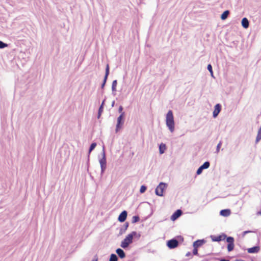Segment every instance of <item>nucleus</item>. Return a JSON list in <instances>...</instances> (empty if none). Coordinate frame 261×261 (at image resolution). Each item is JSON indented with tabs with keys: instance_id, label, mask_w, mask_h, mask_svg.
Returning a JSON list of instances; mask_svg holds the SVG:
<instances>
[{
	"instance_id": "25",
	"label": "nucleus",
	"mask_w": 261,
	"mask_h": 261,
	"mask_svg": "<svg viewBox=\"0 0 261 261\" xmlns=\"http://www.w3.org/2000/svg\"><path fill=\"white\" fill-rule=\"evenodd\" d=\"M222 142L221 141H220L219 142V143L217 144V147H216V153H218L219 152L221 146L222 145Z\"/></svg>"
},
{
	"instance_id": "18",
	"label": "nucleus",
	"mask_w": 261,
	"mask_h": 261,
	"mask_svg": "<svg viewBox=\"0 0 261 261\" xmlns=\"http://www.w3.org/2000/svg\"><path fill=\"white\" fill-rule=\"evenodd\" d=\"M229 14V11L228 10L225 11L221 15V18L222 20L226 19L228 15Z\"/></svg>"
},
{
	"instance_id": "19",
	"label": "nucleus",
	"mask_w": 261,
	"mask_h": 261,
	"mask_svg": "<svg viewBox=\"0 0 261 261\" xmlns=\"http://www.w3.org/2000/svg\"><path fill=\"white\" fill-rule=\"evenodd\" d=\"M261 140V127L259 128L257 135L256 138V143H258Z\"/></svg>"
},
{
	"instance_id": "30",
	"label": "nucleus",
	"mask_w": 261,
	"mask_h": 261,
	"mask_svg": "<svg viewBox=\"0 0 261 261\" xmlns=\"http://www.w3.org/2000/svg\"><path fill=\"white\" fill-rule=\"evenodd\" d=\"M105 100L104 99L103 100V101L102 102V103H101V106H100V107L99 108L98 111H100V112H102V111H103V105H104V103H105Z\"/></svg>"
},
{
	"instance_id": "21",
	"label": "nucleus",
	"mask_w": 261,
	"mask_h": 261,
	"mask_svg": "<svg viewBox=\"0 0 261 261\" xmlns=\"http://www.w3.org/2000/svg\"><path fill=\"white\" fill-rule=\"evenodd\" d=\"M117 84V80L113 81V82L112 83V90L113 92L116 91Z\"/></svg>"
},
{
	"instance_id": "31",
	"label": "nucleus",
	"mask_w": 261,
	"mask_h": 261,
	"mask_svg": "<svg viewBox=\"0 0 261 261\" xmlns=\"http://www.w3.org/2000/svg\"><path fill=\"white\" fill-rule=\"evenodd\" d=\"M203 170V169L201 168V167H199L196 171V174L197 175H200L202 173Z\"/></svg>"
},
{
	"instance_id": "26",
	"label": "nucleus",
	"mask_w": 261,
	"mask_h": 261,
	"mask_svg": "<svg viewBox=\"0 0 261 261\" xmlns=\"http://www.w3.org/2000/svg\"><path fill=\"white\" fill-rule=\"evenodd\" d=\"M234 248V244H228L227 250L229 252L231 251Z\"/></svg>"
},
{
	"instance_id": "33",
	"label": "nucleus",
	"mask_w": 261,
	"mask_h": 261,
	"mask_svg": "<svg viewBox=\"0 0 261 261\" xmlns=\"http://www.w3.org/2000/svg\"><path fill=\"white\" fill-rule=\"evenodd\" d=\"M193 253L194 255H197L198 254V249L197 248H194L193 250Z\"/></svg>"
},
{
	"instance_id": "35",
	"label": "nucleus",
	"mask_w": 261,
	"mask_h": 261,
	"mask_svg": "<svg viewBox=\"0 0 261 261\" xmlns=\"http://www.w3.org/2000/svg\"><path fill=\"white\" fill-rule=\"evenodd\" d=\"M122 110H123V107L122 106H120L119 108V109H118V112L119 113H120L121 114H122V113H123Z\"/></svg>"
},
{
	"instance_id": "14",
	"label": "nucleus",
	"mask_w": 261,
	"mask_h": 261,
	"mask_svg": "<svg viewBox=\"0 0 261 261\" xmlns=\"http://www.w3.org/2000/svg\"><path fill=\"white\" fill-rule=\"evenodd\" d=\"M242 25L245 29H247L249 25V22L248 19L246 17H244L242 19L241 21Z\"/></svg>"
},
{
	"instance_id": "20",
	"label": "nucleus",
	"mask_w": 261,
	"mask_h": 261,
	"mask_svg": "<svg viewBox=\"0 0 261 261\" xmlns=\"http://www.w3.org/2000/svg\"><path fill=\"white\" fill-rule=\"evenodd\" d=\"M109 261H118V257L115 254H111Z\"/></svg>"
},
{
	"instance_id": "15",
	"label": "nucleus",
	"mask_w": 261,
	"mask_h": 261,
	"mask_svg": "<svg viewBox=\"0 0 261 261\" xmlns=\"http://www.w3.org/2000/svg\"><path fill=\"white\" fill-rule=\"evenodd\" d=\"M116 252L118 255L121 258H123L125 256V253L124 251L121 248H118L116 250Z\"/></svg>"
},
{
	"instance_id": "24",
	"label": "nucleus",
	"mask_w": 261,
	"mask_h": 261,
	"mask_svg": "<svg viewBox=\"0 0 261 261\" xmlns=\"http://www.w3.org/2000/svg\"><path fill=\"white\" fill-rule=\"evenodd\" d=\"M96 146V143L95 142L92 143L89 148V153H90L95 148Z\"/></svg>"
},
{
	"instance_id": "40",
	"label": "nucleus",
	"mask_w": 261,
	"mask_h": 261,
	"mask_svg": "<svg viewBox=\"0 0 261 261\" xmlns=\"http://www.w3.org/2000/svg\"><path fill=\"white\" fill-rule=\"evenodd\" d=\"M190 254H191L190 252H188V253L186 254V256H190Z\"/></svg>"
},
{
	"instance_id": "2",
	"label": "nucleus",
	"mask_w": 261,
	"mask_h": 261,
	"mask_svg": "<svg viewBox=\"0 0 261 261\" xmlns=\"http://www.w3.org/2000/svg\"><path fill=\"white\" fill-rule=\"evenodd\" d=\"M166 124L171 133H173L175 129V122L173 112L169 110L166 115Z\"/></svg>"
},
{
	"instance_id": "9",
	"label": "nucleus",
	"mask_w": 261,
	"mask_h": 261,
	"mask_svg": "<svg viewBox=\"0 0 261 261\" xmlns=\"http://www.w3.org/2000/svg\"><path fill=\"white\" fill-rule=\"evenodd\" d=\"M182 214V211L180 210H176L171 216V219L172 221H175L179 218Z\"/></svg>"
},
{
	"instance_id": "10",
	"label": "nucleus",
	"mask_w": 261,
	"mask_h": 261,
	"mask_svg": "<svg viewBox=\"0 0 261 261\" xmlns=\"http://www.w3.org/2000/svg\"><path fill=\"white\" fill-rule=\"evenodd\" d=\"M205 241L204 239L198 240L193 243V246L194 248H197L201 246L203 244L205 243Z\"/></svg>"
},
{
	"instance_id": "32",
	"label": "nucleus",
	"mask_w": 261,
	"mask_h": 261,
	"mask_svg": "<svg viewBox=\"0 0 261 261\" xmlns=\"http://www.w3.org/2000/svg\"><path fill=\"white\" fill-rule=\"evenodd\" d=\"M207 69L211 73L212 75H213L212 66H211V64L208 65V66H207Z\"/></svg>"
},
{
	"instance_id": "42",
	"label": "nucleus",
	"mask_w": 261,
	"mask_h": 261,
	"mask_svg": "<svg viewBox=\"0 0 261 261\" xmlns=\"http://www.w3.org/2000/svg\"><path fill=\"white\" fill-rule=\"evenodd\" d=\"M114 102H114V101H113V102L112 103V106H114Z\"/></svg>"
},
{
	"instance_id": "28",
	"label": "nucleus",
	"mask_w": 261,
	"mask_h": 261,
	"mask_svg": "<svg viewBox=\"0 0 261 261\" xmlns=\"http://www.w3.org/2000/svg\"><path fill=\"white\" fill-rule=\"evenodd\" d=\"M146 190V187L144 186V185H143L140 188V192L141 193H143L144 192H145Z\"/></svg>"
},
{
	"instance_id": "39",
	"label": "nucleus",
	"mask_w": 261,
	"mask_h": 261,
	"mask_svg": "<svg viewBox=\"0 0 261 261\" xmlns=\"http://www.w3.org/2000/svg\"><path fill=\"white\" fill-rule=\"evenodd\" d=\"M257 215H260V216H261V211H260L258 212L257 213Z\"/></svg>"
},
{
	"instance_id": "23",
	"label": "nucleus",
	"mask_w": 261,
	"mask_h": 261,
	"mask_svg": "<svg viewBox=\"0 0 261 261\" xmlns=\"http://www.w3.org/2000/svg\"><path fill=\"white\" fill-rule=\"evenodd\" d=\"M226 241L228 244H234V238L232 237H226Z\"/></svg>"
},
{
	"instance_id": "6",
	"label": "nucleus",
	"mask_w": 261,
	"mask_h": 261,
	"mask_svg": "<svg viewBox=\"0 0 261 261\" xmlns=\"http://www.w3.org/2000/svg\"><path fill=\"white\" fill-rule=\"evenodd\" d=\"M124 116V113H122L121 115L117 118V123L116 125V132H118L119 129L121 127V125L123 123V118Z\"/></svg>"
},
{
	"instance_id": "5",
	"label": "nucleus",
	"mask_w": 261,
	"mask_h": 261,
	"mask_svg": "<svg viewBox=\"0 0 261 261\" xmlns=\"http://www.w3.org/2000/svg\"><path fill=\"white\" fill-rule=\"evenodd\" d=\"M178 242L175 239L169 240L167 242V245L170 249H173L177 247Z\"/></svg>"
},
{
	"instance_id": "38",
	"label": "nucleus",
	"mask_w": 261,
	"mask_h": 261,
	"mask_svg": "<svg viewBox=\"0 0 261 261\" xmlns=\"http://www.w3.org/2000/svg\"><path fill=\"white\" fill-rule=\"evenodd\" d=\"M127 227H128V224H126L125 226H124V228L123 229V231H125L127 229Z\"/></svg>"
},
{
	"instance_id": "44",
	"label": "nucleus",
	"mask_w": 261,
	"mask_h": 261,
	"mask_svg": "<svg viewBox=\"0 0 261 261\" xmlns=\"http://www.w3.org/2000/svg\"><path fill=\"white\" fill-rule=\"evenodd\" d=\"M128 261H133V260H128Z\"/></svg>"
},
{
	"instance_id": "8",
	"label": "nucleus",
	"mask_w": 261,
	"mask_h": 261,
	"mask_svg": "<svg viewBox=\"0 0 261 261\" xmlns=\"http://www.w3.org/2000/svg\"><path fill=\"white\" fill-rule=\"evenodd\" d=\"M221 110V106L220 104L218 103L215 106V109L213 113V115L214 118H216L218 115Z\"/></svg>"
},
{
	"instance_id": "27",
	"label": "nucleus",
	"mask_w": 261,
	"mask_h": 261,
	"mask_svg": "<svg viewBox=\"0 0 261 261\" xmlns=\"http://www.w3.org/2000/svg\"><path fill=\"white\" fill-rule=\"evenodd\" d=\"M8 46V44L3 42L2 41H0V48L2 49Z\"/></svg>"
},
{
	"instance_id": "16",
	"label": "nucleus",
	"mask_w": 261,
	"mask_h": 261,
	"mask_svg": "<svg viewBox=\"0 0 261 261\" xmlns=\"http://www.w3.org/2000/svg\"><path fill=\"white\" fill-rule=\"evenodd\" d=\"M230 214V211L228 209L223 210L220 211V215L224 217H227Z\"/></svg>"
},
{
	"instance_id": "43",
	"label": "nucleus",
	"mask_w": 261,
	"mask_h": 261,
	"mask_svg": "<svg viewBox=\"0 0 261 261\" xmlns=\"http://www.w3.org/2000/svg\"><path fill=\"white\" fill-rule=\"evenodd\" d=\"M122 230H123V229H122V228H121L120 231H122Z\"/></svg>"
},
{
	"instance_id": "1",
	"label": "nucleus",
	"mask_w": 261,
	"mask_h": 261,
	"mask_svg": "<svg viewBox=\"0 0 261 261\" xmlns=\"http://www.w3.org/2000/svg\"><path fill=\"white\" fill-rule=\"evenodd\" d=\"M140 234H138L136 231H132L131 233L127 235L125 239L121 242L120 246L125 249L133 243L134 238H139Z\"/></svg>"
},
{
	"instance_id": "22",
	"label": "nucleus",
	"mask_w": 261,
	"mask_h": 261,
	"mask_svg": "<svg viewBox=\"0 0 261 261\" xmlns=\"http://www.w3.org/2000/svg\"><path fill=\"white\" fill-rule=\"evenodd\" d=\"M210 166V164L209 162H204L200 167L204 170L207 169Z\"/></svg>"
},
{
	"instance_id": "34",
	"label": "nucleus",
	"mask_w": 261,
	"mask_h": 261,
	"mask_svg": "<svg viewBox=\"0 0 261 261\" xmlns=\"http://www.w3.org/2000/svg\"><path fill=\"white\" fill-rule=\"evenodd\" d=\"M252 231H250V230H247V231H244L243 232V237L245 236L246 234L248 233H250V232H252Z\"/></svg>"
},
{
	"instance_id": "12",
	"label": "nucleus",
	"mask_w": 261,
	"mask_h": 261,
	"mask_svg": "<svg viewBox=\"0 0 261 261\" xmlns=\"http://www.w3.org/2000/svg\"><path fill=\"white\" fill-rule=\"evenodd\" d=\"M109 74V65L108 64L107 65L106 69V74H105V77L103 79V82L102 84H101V88H103V87L106 84V83L107 82V80L108 79V76Z\"/></svg>"
},
{
	"instance_id": "29",
	"label": "nucleus",
	"mask_w": 261,
	"mask_h": 261,
	"mask_svg": "<svg viewBox=\"0 0 261 261\" xmlns=\"http://www.w3.org/2000/svg\"><path fill=\"white\" fill-rule=\"evenodd\" d=\"M139 217L138 216H134L133 217V220H132V222L133 223H136L138 221H139Z\"/></svg>"
},
{
	"instance_id": "37",
	"label": "nucleus",
	"mask_w": 261,
	"mask_h": 261,
	"mask_svg": "<svg viewBox=\"0 0 261 261\" xmlns=\"http://www.w3.org/2000/svg\"><path fill=\"white\" fill-rule=\"evenodd\" d=\"M102 112H100V111H98V118H99Z\"/></svg>"
},
{
	"instance_id": "36",
	"label": "nucleus",
	"mask_w": 261,
	"mask_h": 261,
	"mask_svg": "<svg viewBox=\"0 0 261 261\" xmlns=\"http://www.w3.org/2000/svg\"><path fill=\"white\" fill-rule=\"evenodd\" d=\"M91 261H98V257L97 255H95Z\"/></svg>"
},
{
	"instance_id": "7",
	"label": "nucleus",
	"mask_w": 261,
	"mask_h": 261,
	"mask_svg": "<svg viewBox=\"0 0 261 261\" xmlns=\"http://www.w3.org/2000/svg\"><path fill=\"white\" fill-rule=\"evenodd\" d=\"M226 238V235L224 233L218 236H211L212 241L214 242H220L225 240Z\"/></svg>"
},
{
	"instance_id": "4",
	"label": "nucleus",
	"mask_w": 261,
	"mask_h": 261,
	"mask_svg": "<svg viewBox=\"0 0 261 261\" xmlns=\"http://www.w3.org/2000/svg\"><path fill=\"white\" fill-rule=\"evenodd\" d=\"M167 185L164 182H160L155 189V193L156 195L159 196H163V192L167 188Z\"/></svg>"
},
{
	"instance_id": "41",
	"label": "nucleus",
	"mask_w": 261,
	"mask_h": 261,
	"mask_svg": "<svg viewBox=\"0 0 261 261\" xmlns=\"http://www.w3.org/2000/svg\"><path fill=\"white\" fill-rule=\"evenodd\" d=\"M220 261H229L228 260H226V259H221Z\"/></svg>"
},
{
	"instance_id": "11",
	"label": "nucleus",
	"mask_w": 261,
	"mask_h": 261,
	"mask_svg": "<svg viewBox=\"0 0 261 261\" xmlns=\"http://www.w3.org/2000/svg\"><path fill=\"white\" fill-rule=\"evenodd\" d=\"M127 217V212L126 211H123L119 216L118 220L121 222H124Z\"/></svg>"
},
{
	"instance_id": "13",
	"label": "nucleus",
	"mask_w": 261,
	"mask_h": 261,
	"mask_svg": "<svg viewBox=\"0 0 261 261\" xmlns=\"http://www.w3.org/2000/svg\"><path fill=\"white\" fill-rule=\"evenodd\" d=\"M259 250L260 247L258 246H256L247 249V251L249 253H256L259 252Z\"/></svg>"
},
{
	"instance_id": "17",
	"label": "nucleus",
	"mask_w": 261,
	"mask_h": 261,
	"mask_svg": "<svg viewBox=\"0 0 261 261\" xmlns=\"http://www.w3.org/2000/svg\"><path fill=\"white\" fill-rule=\"evenodd\" d=\"M166 149V145L164 143H161L159 146V151L160 154H163Z\"/></svg>"
},
{
	"instance_id": "3",
	"label": "nucleus",
	"mask_w": 261,
	"mask_h": 261,
	"mask_svg": "<svg viewBox=\"0 0 261 261\" xmlns=\"http://www.w3.org/2000/svg\"><path fill=\"white\" fill-rule=\"evenodd\" d=\"M99 163L101 168V174H102L107 168L106 156L104 145L102 147V158L99 159Z\"/></svg>"
}]
</instances>
